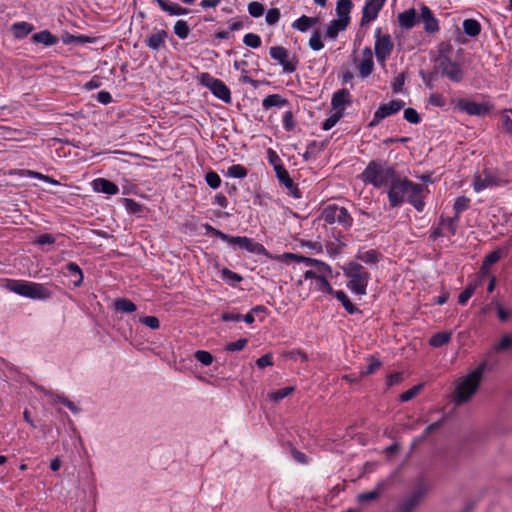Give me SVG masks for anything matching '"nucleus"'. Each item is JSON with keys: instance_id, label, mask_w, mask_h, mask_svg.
I'll use <instances>...</instances> for the list:
<instances>
[{"instance_id": "nucleus-19", "label": "nucleus", "mask_w": 512, "mask_h": 512, "mask_svg": "<svg viewBox=\"0 0 512 512\" xmlns=\"http://www.w3.org/2000/svg\"><path fill=\"white\" fill-rule=\"evenodd\" d=\"M386 482L379 481L372 491H366L357 495V502L360 504L376 501L386 489Z\"/></svg>"}, {"instance_id": "nucleus-55", "label": "nucleus", "mask_w": 512, "mask_h": 512, "mask_svg": "<svg viewBox=\"0 0 512 512\" xmlns=\"http://www.w3.org/2000/svg\"><path fill=\"white\" fill-rule=\"evenodd\" d=\"M265 9L262 3L257 1H252L248 4V12L252 17L258 18L261 17L264 13Z\"/></svg>"}, {"instance_id": "nucleus-8", "label": "nucleus", "mask_w": 512, "mask_h": 512, "mask_svg": "<svg viewBox=\"0 0 512 512\" xmlns=\"http://www.w3.org/2000/svg\"><path fill=\"white\" fill-rule=\"evenodd\" d=\"M200 81L205 87L210 89L214 96L221 99L225 103L231 102L230 89L225 85L223 81L212 77L209 73H202L200 76Z\"/></svg>"}, {"instance_id": "nucleus-47", "label": "nucleus", "mask_w": 512, "mask_h": 512, "mask_svg": "<svg viewBox=\"0 0 512 512\" xmlns=\"http://www.w3.org/2000/svg\"><path fill=\"white\" fill-rule=\"evenodd\" d=\"M285 257L297 262H304L308 266H314V265H320V260L305 257L303 255L293 254V253H286Z\"/></svg>"}, {"instance_id": "nucleus-64", "label": "nucleus", "mask_w": 512, "mask_h": 512, "mask_svg": "<svg viewBox=\"0 0 512 512\" xmlns=\"http://www.w3.org/2000/svg\"><path fill=\"white\" fill-rule=\"evenodd\" d=\"M247 343H248V340L246 338H241L235 342H231V343L227 344L226 350L230 351V352L241 351L245 348Z\"/></svg>"}, {"instance_id": "nucleus-5", "label": "nucleus", "mask_w": 512, "mask_h": 512, "mask_svg": "<svg viewBox=\"0 0 512 512\" xmlns=\"http://www.w3.org/2000/svg\"><path fill=\"white\" fill-rule=\"evenodd\" d=\"M8 287L12 292L30 299L44 300L51 296L50 290L40 283L13 280Z\"/></svg>"}, {"instance_id": "nucleus-23", "label": "nucleus", "mask_w": 512, "mask_h": 512, "mask_svg": "<svg viewBox=\"0 0 512 512\" xmlns=\"http://www.w3.org/2000/svg\"><path fill=\"white\" fill-rule=\"evenodd\" d=\"M353 7L351 0H338L336 4V14L338 19L350 23V12Z\"/></svg>"}, {"instance_id": "nucleus-42", "label": "nucleus", "mask_w": 512, "mask_h": 512, "mask_svg": "<svg viewBox=\"0 0 512 512\" xmlns=\"http://www.w3.org/2000/svg\"><path fill=\"white\" fill-rule=\"evenodd\" d=\"M358 260L363 261L365 263H376L379 260L380 254L374 250H368L365 252H360L356 256Z\"/></svg>"}, {"instance_id": "nucleus-28", "label": "nucleus", "mask_w": 512, "mask_h": 512, "mask_svg": "<svg viewBox=\"0 0 512 512\" xmlns=\"http://www.w3.org/2000/svg\"><path fill=\"white\" fill-rule=\"evenodd\" d=\"M443 76L449 78L453 82L458 83L463 80L464 72L459 63L452 61Z\"/></svg>"}, {"instance_id": "nucleus-49", "label": "nucleus", "mask_w": 512, "mask_h": 512, "mask_svg": "<svg viewBox=\"0 0 512 512\" xmlns=\"http://www.w3.org/2000/svg\"><path fill=\"white\" fill-rule=\"evenodd\" d=\"M310 17L302 15L292 23V28L300 32H306L310 28Z\"/></svg>"}, {"instance_id": "nucleus-16", "label": "nucleus", "mask_w": 512, "mask_h": 512, "mask_svg": "<svg viewBox=\"0 0 512 512\" xmlns=\"http://www.w3.org/2000/svg\"><path fill=\"white\" fill-rule=\"evenodd\" d=\"M420 20L424 24V30L427 33H436L439 31V22L435 18L433 12L431 9L426 6L422 5L420 8Z\"/></svg>"}, {"instance_id": "nucleus-33", "label": "nucleus", "mask_w": 512, "mask_h": 512, "mask_svg": "<svg viewBox=\"0 0 512 512\" xmlns=\"http://www.w3.org/2000/svg\"><path fill=\"white\" fill-rule=\"evenodd\" d=\"M450 340H451V333L438 332L430 338L429 344L432 347H441V346L448 344L450 342Z\"/></svg>"}, {"instance_id": "nucleus-38", "label": "nucleus", "mask_w": 512, "mask_h": 512, "mask_svg": "<svg viewBox=\"0 0 512 512\" xmlns=\"http://www.w3.org/2000/svg\"><path fill=\"white\" fill-rule=\"evenodd\" d=\"M495 352H505L512 350V334L504 335L501 340L494 346Z\"/></svg>"}, {"instance_id": "nucleus-44", "label": "nucleus", "mask_w": 512, "mask_h": 512, "mask_svg": "<svg viewBox=\"0 0 512 512\" xmlns=\"http://www.w3.org/2000/svg\"><path fill=\"white\" fill-rule=\"evenodd\" d=\"M469 204H470V199L468 197H466V196L457 197L454 202V205H453L455 214L460 216V214L463 211H465L469 208Z\"/></svg>"}, {"instance_id": "nucleus-4", "label": "nucleus", "mask_w": 512, "mask_h": 512, "mask_svg": "<svg viewBox=\"0 0 512 512\" xmlns=\"http://www.w3.org/2000/svg\"><path fill=\"white\" fill-rule=\"evenodd\" d=\"M429 491L428 483L420 478L408 496L397 502L392 512H414Z\"/></svg>"}, {"instance_id": "nucleus-56", "label": "nucleus", "mask_w": 512, "mask_h": 512, "mask_svg": "<svg viewBox=\"0 0 512 512\" xmlns=\"http://www.w3.org/2000/svg\"><path fill=\"white\" fill-rule=\"evenodd\" d=\"M422 388H423V384H418V385L411 387L410 389H408L407 391H405L404 393H402L400 395V400L402 402L410 401L421 391Z\"/></svg>"}, {"instance_id": "nucleus-24", "label": "nucleus", "mask_w": 512, "mask_h": 512, "mask_svg": "<svg viewBox=\"0 0 512 512\" xmlns=\"http://www.w3.org/2000/svg\"><path fill=\"white\" fill-rule=\"evenodd\" d=\"M349 24L339 19L331 20L327 26L325 36L329 39H336L339 32L344 31Z\"/></svg>"}, {"instance_id": "nucleus-57", "label": "nucleus", "mask_w": 512, "mask_h": 512, "mask_svg": "<svg viewBox=\"0 0 512 512\" xmlns=\"http://www.w3.org/2000/svg\"><path fill=\"white\" fill-rule=\"evenodd\" d=\"M243 42L248 47L258 48L261 45V38L257 34L248 33L244 36Z\"/></svg>"}, {"instance_id": "nucleus-61", "label": "nucleus", "mask_w": 512, "mask_h": 512, "mask_svg": "<svg viewBox=\"0 0 512 512\" xmlns=\"http://www.w3.org/2000/svg\"><path fill=\"white\" fill-rule=\"evenodd\" d=\"M140 323L146 325L147 327L156 330L160 327V321L155 316H143L139 319Z\"/></svg>"}, {"instance_id": "nucleus-1", "label": "nucleus", "mask_w": 512, "mask_h": 512, "mask_svg": "<svg viewBox=\"0 0 512 512\" xmlns=\"http://www.w3.org/2000/svg\"><path fill=\"white\" fill-rule=\"evenodd\" d=\"M487 362L483 361L477 368L467 374L456 386L454 391V403L461 405L471 399L476 393L482 381Z\"/></svg>"}, {"instance_id": "nucleus-60", "label": "nucleus", "mask_w": 512, "mask_h": 512, "mask_svg": "<svg viewBox=\"0 0 512 512\" xmlns=\"http://www.w3.org/2000/svg\"><path fill=\"white\" fill-rule=\"evenodd\" d=\"M475 292V287L473 285H468L459 295L458 303L460 305L466 304V302L472 297Z\"/></svg>"}, {"instance_id": "nucleus-54", "label": "nucleus", "mask_w": 512, "mask_h": 512, "mask_svg": "<svg viewBox=\"0 0 512 512\" xmlns=\"http://www.w3.org/2000/svg\"><path fill=\"white\" fill-rule=\"evenodd\" d=\"M501 258V250H495L488 254L482 263V269L489 268L493 264L497 263L499 259Z\"/></svg>"}, {"instance_id": "nucleus-29", "label": "nucleus", "mask_w": 512, "mask_h": 512, "mask_svg": "<svg viewBox=\"0 0 512 512\" xmlns=\"http://www.w3.org/2000/svg\"><path fill=\"white\" fill-rule=\"evenodd\" d=\"M113 305L118 313H132L137 309L136 305L127 298H117Z\"/></svg>"}, {"instance_id": "nucleus-14", "label": "nucleus", "mask_w": 512, "mask_h": 512, "mask_svg": "<svg viewBox=\"0 0 512 512\" xmlns=\"http://www.w3.org/2000/svg\"><path fill=\"white\" fill-rule=\"evenodd\" d=\"M232 245H238L239 248L245 249L248 252L257 254V255H265L268 256V251L266 248L256 241H254L251 238H248L246 236H235L233 238Z\"/></svg>"}, {"instance_id": "nucleus-39", "label": "nucleus", "mask_w": 512, "mask_h": 512, "mask_svg": "<svg viewBox=\"0 0 512 512\" xmlns=\"http://www.w3.org/2000/svg\"><path fill=\"white\" fill-rule=\"evenodd\" d=\"M247 173L248 171L244 166L240 164H234L227 169L226 175L229 177L242 179L247 176Z\"/></svg>"}, {"instance_id": "nucleus-30", "label": "nucleus", "mask_w": 512, "mask_h": 512, "mask_svg": "<svg viewBox=\"0 0 512 512\" xmlns=\"http://www.w3.org/2000/svg\"><path fill=\"white\" fill-rule=\"evenodd\" d=\"M463 31L470 37H476L481 32V25L475 19H465L463 21Z\"/></svg>"}, {"instance_id": "nucleus-17", "label": "nucleus", "mask_w": 512, "mask_h": 512, "mask_svg": "<svg viewBox=\"0 0 512 512\" xmlns=\"http://www.w3.org/2000/svg\"><path fill=\"white\" fill-rule=\"evenodd\" d=\"M423 185L411 182V190L407 193V201L419 212L424 209V201L422 197Z\"/></svg>"}, {"instance_id": "nucleus-41", "label": "nucleus", "mask_w": 512, "mask_h": 512, "mask_svg": "<svg viewBox=\"0 0 512 512\" xmlns=\"http://www.w3.org/2000/svg\"><path fill=\"white\" fill-rule=\"evenodd\" d=\"M174 33L180 39H186L190 33V28L185 20H178L174 25Z\"/></svg>"}, {"instance_id": "nucleus-31", "label": "nucleus", "mask_w": 512, "mask_h": 512, "mask_svg": "<svg viewBox=\"0 0 512 512\" xmlns=\"http://www.w3.org/2000/svg\"><path fill=\"white\" fill-rule=\"evenodd\" d=\"M287 103V100L284 99L279 94H271L266 96L262 101V106L264 109H269L272 107H281Z\"/></svg>"}, {"instance_id": "nucleus-58", "label": "nucleus", "mask_w": 512, "mask_h": 512, "mask_svg": "<svg viewBox=\"0 0 512 512\" xmlns=\"http://www.w3.org/2000/svg\"><path fill=\"white\" fill-rule=\"evenodd\" d=\"M205 180L207 185L212 189H217L221 184L219 175L214 171L208 172L205 176Z\"/></svg>"}, {"instance_id": "nucleus-63", "label": "nucleus", "mask_w": 512, "mask_h": 512, "mask_svg": "<svg viewBox=\"0 0 512 512\" xmlns=\"http://www.w3.org/2000/svg\"><path fill=\"white\" fill-rule=\"evenodd\" d=\"M222 277L225 280L230 281L232 284L239 283V282L242 281V276H240L239 274L229 270L228 268H224L222 270Z\"/></svg>"}, {"instance_id": "nucleus-25", "label": "nucleus", "mask_w": 512, "mask_h": 512, "mask_svg": "<svg viewBox=\"0 0 512 512\" xmlns=\"http://www.w3.org/2000/svg\"><path fill=\"white\" fill-rule=\"evenodd\" d=\"M31 39L33 42L41 43L44 46H52L58 42V38L48 30H43L33 34Z\"/></svg>"}, {"instance_id": "nucleus-59", "label": "nucleus", "mask_w": 512, "mask_h": 512, "mask_svg": "<svg viewBox=\"0 0 512 512\" xmlns=\"http://www.w3.org/2000/svg\"><path fill=\"white\" fill-rule=\"evenodd\" d=\"M404 118L412 124H418L421 121L419 113L414 108L410 107L404 110Z\"/></svg>"}, {"instance_id": "nucleus-36", "label": "nucleus", "mask_w": 512, "mask_h": 512, "mask_svg": "<svg viewBox=\"0 0 512 512\" xmlns=\"http://www.w3.org/2000/svg\"><path fill=\"white\" fill-rule=\"evenodd\" d=\"M33 27L27 22H19L12 25V31L16 38H23L27 36Z\"/></svg>"}, {"instance_id": "nucleus-2", "label": "nucleus", "mask_w": 512, "mask_h": 512, "mask_svg": "<svg viewBox=\"0 0 512 512\" xmlns=\"http://www.w3.org/2000/svg\"><path fill=\"white\" fill-rule=\"evenodd\" d=\"M397 176L395 169L386 161L372 160L361 174L365 183L372 184L376 188L388 186Z\"/></svg>"}, {"instance_id": "nucleus-50", "label": "nucleus", "mask_w": 512, "mask_h": 512, "mask_svg": "<svg viewBox=\"0 0 512 512\" xmlns=\"http://www.w3.org/2000/svg\"><path fill=\"white\" fill-rule=\"evenodd\" d=\"M126 210L133 214H140L143 211V206L136 202L134 199L123 198Z\"/></svg>"}, {"instance_id": "nucleus-27", "label": "nucleus", "mask_w": 512, "mask_h": 512, "mask_svg": "<svg viewBox=\"0 0 512 512\" xmlns=\"http://www.w3.org/2000/svg\"><path fill=\"white\" fill-rule=\"evenodd\" d=\"M494 185H497V181L493 176L486 175L484 178L480 175L474 176L473 188L476 192H480Z\"/></svg>"}, {"instance_id": "nucleus-3", "label": "nucleus", "mask_w": 512, "mask_h": 512, "mask_svg": "<svg viewBox=\"0 0 512 512\" xmlns=\"http://www.w3.org/2000/svg\"><path fill=\"white\" fill-rule=\"evenodd\" d=\"M344 275L349 278L347 287L358 295H365L369 280V273L357 262H349L343 267Z\"/></svg>"}, {"instance_id": "nucleus-9", "label": "nucleus", "mask_w": 512, "mask_h": 512, "mask_svg": "<svg viewBox=\"0 0 512 512\" xmlns=\"http://www.w3.org/2000/svg\"><path fill=\"white\" fill-rule=\"evenodd\" d=\"M271 58L276 60L285 73H293L297 69L298 58L294 55L289 57L288 50L282 46H274L269 50Z\"/></svg>"}, {"instance_id": "nucleus-22", "label": "nucleus", "mask_w": 512, "mask_h": 512, "mask_svg": "<svg viewBox=\"0 0 512 512\" xmlns=\"http://www.w3.org/2000/svg\"><path fill=\"white\" fill-rule=\"evenodd\" d=\"M416 19L417 14L414 8L408 9L398 15L399 26L406 30L411 29L415 25Z\"/></svg>"}, {"instance_id": "nucleus-15", "label": "nucleus", "mask_w": 512, "mask_h": 512, "mask_svg": "<svg viewBox=\"0 0 512 512\" xmlns=\"http://www.w3.org/2000/svg\"><path fill=\"white\" fill-rule=\"evenodd\" d=\"M456 106L461 111L473 116H483L489 112V108L484 104L463 98L457 100Z\"/></svg>"}, {"instance_id": "nucleus-53", "label": "nucleus", "mask_w": 512, "mask_h": 512, "mask_svg": "<svg viewBox=\"0 0 512 512\" xmlns=\"http://www.w3.org/2000/svg\"><path fill=\"white\" fill-rule=\"evenodd\" d=\"M309 47L314 51H319L324 47V44L321 40V34L318 30H315L310 39H309Z\"/></svg>"}, {"instance_id": "nucleus-34", "label": "nucleus", "mask_w": 512, "mask_h": 512, "mask_svg": "<svg viewBox=\"0 0 512 512\" xmlns=\"http://www.w3.org/2000/svg\"><path fill=\"white\" fill-rule=\"evenodd\" d=\"M294 391H295V387L294 386H287V387H284V388H281V389H278L276 391H273V392L269 393L268 394V398L271 401H273L275 403H278L279 401H281L285 397H287L290 394H292Z\"/></svg>"}, {"instance_id": "nucleus-11", "label": "nucleus", "mask_w": 512, "mask_h": 512, "mask_svg": "<svg viewBox=\"0 0 512 512\" xmlns=\"http://www.w3.org/2000/svg\"><path fill=\"white\" fill-rule=\"evenodd\" d=\"M405 103L402 100H392L389 103L381 104L375 111L373 119L368 124L369 127L377 126L384 118L399 112Z\"/></svg>"}, {"instance_id": "nucleus-21", "label": "nucleus", "mask_w": 512, "mask_h": 512, "mask_svg": "<svg viewBox=\"0 0 512 512\" xmlns=\"http://www.w3.org/2000/svg\"><path fill=\"white\" fill-rule=\"evenodd\" d=\"M93 189L107 195H115L119 192L118 186L105 178H97L93 182Z\"/></svg>"}, {"instance_id": "nucleus-26", "label": "nucleus", "mask_w": 512, "mask_h": 512, "mask_svg": "<svg viewBox=\"0 0 512 512\" xmlns=\"http://www.w3.org/2000/svg\"><path fill=\"white\" fill-rule=\"evenodd\" d=\"M338 301L341 302L347 313L353 315L356 313L361 314V311L350 301L347 294L342 290L334 291L332 294Z\"/></svg>"}, {"instance_id": "nucleus-12", "label": "nucleus", "mask_w": 512, "mask_h": 512, "mask_svg": "<svg viewBox=\"0 0 512 512\" xmlns=\"http://www.w3.org/2000/svg\"><path fill=\"white\" fill-rule=\"evenodd\" d=\"M385 2L386 0H366L362 10L360 25L365 26L375 20Z\"/></svg>"}, {"instance_id": "nucleus-18", "label": "nucleus", "mask_w": 512, "mask_h": 512, "mask_svg": "<svg viewBox=\"0 0 512 512\" xmlns=\"http://www.w3.org/2000/svg\"><path fill=\"white\" fill-rule=\"evenodd\" d=\"M167 37L168 33L165 30L154 29L153 33L146 38L145 44L149 49L158 51L160 48L165 47Z\"/></svg>"}, {"instance_id": "nucleus-62", "label": "nucleus", "mask_w": 512, "mask_h": 512, "mask_svg": "<svg viewBox=\"0 0 512 512\" xmlns=\"http://www.w3.org/2000/svg\"><path fill=\"white\" fill-rule=\"evenodd\" d=\"M280 16L281 14L278 8H271L267 11L265 19L269 25H274L279 21Z\"/></svg>"}, {"instance_id": "nucleus-7", "label": "nucleus", "mask_w": 512, "mask_h": 512, "mask_svg": "<svg viewBox=\"0 0 512 512\" xmlns=\"http://www.w3.org/2000/svg\"><path fill=\"white\" fill-rule=\"evenodd\" d=\"M321 218L328 224L337 222L348 229L353 224V218L345 207H339L335 204L327 205L321 213Z\"/></svg>"}, {"instance_id": "nucleus-6", "label": "nucleus", "mask_w": 512, "mask_h": 512, "mask_svg": "<svg viewBox=\"0 0 512 512\" xmlns=\"http://www.w3.org/2000/svg\"><path fill=\"white\" fill-rule=\"evenodd\" d=\"M411 180L407 178H401L398 175L388 185V200L390 207L396 208L403 204L405 201V195L411 190Z\"/></svg>"}, {"instance_id": "nucleus-52", "label": "nucleus", "mask_w": 512, "mask_h": 512, "mask_svg": "<svg viewBox=\"0 0 512 512\" xmlns=\"http://www.w3.org/2000/svg\"><path fill=\"white\" fill-rule=\"evenodd\" d=\"M195 359L205 366H209L213 362V356L210 352L198 350L194 353Z\"/></svg>"}, {"instance_id": "nucleus-35", "label": "nucleus", "mask_w": 512, "mask_h": 512, "mask_svg": "<svg viewBox=\"0 0 512 512\" xmlns=\"http://www.w3.org/2000/svg\"><path fill=\"white\" fill-rule=\"evenodd\" d=\"M20 174L21 175H24V176H29V177H32V178H36V179H39V180H42L46 183H49V184H52V185H59V181L55 180L54 178L48 176V175H44L40 172H36V171H33V170H27V169H24V170H20Z\"/></svg>"}, {"instance_id": "nucleus-10", "label": "nucleus", "mask_w": 512, "mask_h": 512, "mask_svg": "<svg viewBox=\"0 0 512 512\" xmlns=\"http://www.w3.org/2000/svg\"><path fill=\"white\" fill-rule=\"evenodd\" d=\"M375 38V56L379 62L384 63L393 51V41L389 34L381 35V28L376 29Z\"/></svg>"}, {"instance_id": "nucleus-45", "label": "nucleus", "mask_w": 512, "mask_h": 512, "mask_svg": "<svg viewBox=\"0 0 512 512\" xmlns=\"http://www.w3.org/2000/svg\"><path fill=\"white\" fill-rule=\"evenodd\" d=\"M65 268L71 275L78 276V279L74 281V285L75 286L81 285L83 282V273H82L81 268L74 262L67 263Z\"/></svg>"}, {"instance_id": "nucleus-37", "label": "nucleus", "mask_w": 512, "mask_h": 512, "mask_svg": "<svg viewBox=\"0 0 512 512\" xmlns=\"http://www.w3.org/2000/svg\"><path fill=\"white\" fill-rule=\"evenodd\" d=\"M373 69H374L373 59H363L358 65L359 75L362 78H367L369 75H371L373 72Z\"/></svg>"}, {"instance_id": "nucleus-40", "label": "nucleus", "mask_w": 512, "mask_h": 512, "mask_svg": "<svg viewBox=\"0 0 512 512\" xmlns=\"http://www.w3.org/2000/svg\"><path fill=\"white\" fill-rule=\"evenodd\" d=\"M315 288L319 291H322L324 293L332 295L335 290H333L332 286L328 282V280L322 276L319 275L315 279Z\"/></svg>"}, {"instance_id": "nucleus-13", "label": "nucleus", "mask_w": 512, "mask_h": 512, "mask_svg": "<svg viewBox=\"0 0 512 512\" xmlns=\"http://www.w3.org/2000/svg\"><path fill=\"white\" fill-rule=\"evenodd\" d=\"M274 170L276 172V176L281 184H283L289 193L294 198H301V192L298 186L294 183L292 178L290 177L288 171L281 164H274Z\"/></svg>"}, {"instance_id": "nucleus-43", "label": "nucleus", "mask_w": 512, "mask_h": 512, "mask_svg": "<svg viewBox=\"0 0 512 512\" xmlns=\"http://www.w3.org/2000/svg\"><path fill=\"white\" fill-rule=\"evenodd\" d=\"M459 219L460 216L456 214L448 219H444L443 217H441L440 225H445L450 234L454 236L457 232V224L459 222Z\"/></svg>"}, {"instance_id": "nucleus-20", "label": "nucleus", "mask_w": 512, "mask_h": 512, "mask_svg": "<svg viewBox=\"0 0 512 512\" xmlns=\"http://www.w3.org/2000/svg\"><path fill=\"white\" fill-rule=\"evenodd\" d=\"M351 95L349 90L343 88L335 92L332 96L331 104L333 109L344 112L345 105L351 104Z\"/></svg>"}, {"instance_id": "nucleus-51", "label": "nucleus", "mask_w": 512, "mask_h": 512, "mask_svg": "<svg viewBox=\"0 0 512 512\" xmlns=\"http://www.w3.org/2000/svg\"><path fill=\"white\" fill-rule=\"evenodd\" d=\"M167 12L169 15H186L188 14L189 10L187 8H183L180 5L176 3H167L165 9L163 10Z\"/></svg>"}, {"instance_id": "nucleus-32", "label": "nucleus", "mask_w": 512, "mask_h": 512, "mask_svg": "<svg viewBox=\"0 0 512 512\" xmlns=\"http://www.w3.org/2000/svg\"><path fill=\"white\" fill-rule=\"evenodd\" d=\"M444 49H440V54L436 58V65L434 67V71H437V74L440 73L442 76L447 71L448 66L451 64L452 60L450 57L443 54Z\"/></svg>"}, {"instance_id": "nucleus-46", "label": "nucleus", "mask_w": 512, "mask_h": 512, "mask_svg": "<svg viewBox=\"0 0 512 512\" xmlns=\"http://www.w3.org/2000/svg\"><path fill=\"white\" fill-rule=\"evenodd\" d=\"M285 257L297 262H304L308 266H314V265H320V260L305 257L303 255L293 254V253H286Z\"/></svg>"}, {"instance_id": "nucleus-48", "label": "nucleus", "mask_w": 512, "mask_h": 512, "mask_svg": "<svg viewBox=\"0 0 512 512\" xmlns=\"http://www.w3.org/2000/svg\"><path fill=\"white\" fill-rule=\"evenodd\" d=\"M344 116V112L342 111H336L334 114H332L330 117H328L322 124V129L325 131L330 130L333 128L336 123Z\"/></svg>"}]
</instances>
